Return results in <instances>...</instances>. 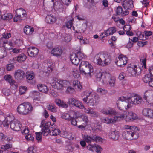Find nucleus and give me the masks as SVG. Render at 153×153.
I'll return each instance as SVG.
<instances>
[{
	"mask_svg": "<svg viewBox=\"0 0 153 153\" xmlns=\"http://www.w3.org/2000/svg\"><path fill=\"white\" fill-rule=\"evenodd\" d=\"M5 119L7 120L10 122L15 119L13 115L12 114H9L7 115Z\"/></svg>",
	"mask_w": 153,
	"mask_h": 153,
	"instance_id": "obj_54",
	"label": "nucleus"
},
{
	"mask_svg": "<svg viewBox=\"0 0 153 153\" xmlns=\"http://www.w3.org/2000/svg\"><path fill=\"white\" fill-rule=\"evenodd\" d=\"M55 102L59 107L64 108H66L68 107V104L63 100L58 98H56L55 100Z\"/></svg>",
	"mask_w": 153,
	"mask_h": 153,
	"instance_id": "obj_30",
	"label": "nucleus"
},
{
	"mask_svg": "<svg viewBox=\"0 0 153 153\" xmlns=\"http://www.w3.org/2000/svg\"><path fill=\"white\" fill-rule=\"evenodd\" d=\"M47 107L48 109L51 112L55 113L56 111V107L55 106L51 104L47 105Z\"/></svg>",
	"mask_w": 153,
	"mask_h": 153,
	"instance_id": "obj_49",
	"label": "nucleus"
},
{
	"mask_svg": "<svg viewBox=\"0 0 153 153\" xmlns=\"http://www.w3.org/2000/svg\"><path fill=\"white\" fill-rule=\"evenodd\" d=\"M86 25L85 24L82 25L78 29V30L76 31V33H83L86 30Z\"/></svg>",
	"mask_w": 153,
	"mask_h": 153,
	"instance_id": "obj_50",
	"label": "nucleus"
},
{
	"mask_svg": "<svg viewBox=\"0 0 153 153\" xmlns=\"http://www.w3.org/2000/svg\"><path fill=\"white\" fill-rule=\"evenodd\" d=\"M142 114L144 116L151 118L153 117V111L150 109L145 108L143 110Z\"/></svg>",
	"mask_w": 153,
	"mask_h": 153,
	"instance_id": "obj_28",
	"label": "nucleus"
},
{
	"mask_svg": "<svg viewBox=\"0 0 153 153\" xmlns=\"http://www.w3.org/2000/svg\"><path fill=\"white\" fill-rule=\"evenodd\" d=\"M75 113L76 112L73 111L68 113H64L62 114L61 118L68 121H69L71 119L74 117L73 115H74Z\"/></svg>",
	"mask_w": 153,
	"mask_h": 153,
	"instance_id": "obj_21",
	"label": "nucleus"
},
{
	"mask_svg": "<svg viewBox=\"0 0 153 153\" xmlns=\"http://www.w3.org/2000/svg\"><path fill=\"white\" fill-rule=\"evenodd\" d=\"M52 87L56 89L62 90L67 87L66 91L67 93H73L75 90L74 88L70 86V82L66 80H58L54 78L51 79L49 80Z\"/></svg>",
	"mask_w": 153,
	"mask_h": 153,
	"instance_id": "obj_1",
	"label": "nucleus"
},
{
	"mask_svg": "<svg viewBox=\"0 0 153 153\" xmlns=\"http://www.w3.org/2000/svg\"><path fill=\"white\" fill-rule=\"evenodd\" d=\"M36 139L38 142L41 141L42 138V134L41 132H36Z\"/></svg>",
	"mask_w": 153,
	"mask_h": 153,
	"instance_id": "obj_62",
	"label": "nucleus"
},
{
	"mask_svg": "<svg viewBox=\"0 0 153 153\" xmlns=\"http://www.w3.org/2000/svg\"><path fill=\"white\" fill-rule=\"evenodd\" d=\"M109 79L108 83L109 86L111 87H114L115 85V78L114 76H110V77L106 79L107 81Z\"/></svg>",
	"mask_w": 153,
	"mask_h": 153,
	"instance_id": "obj_40",
	"label": "nucleus"
},
{
	"mask_svg": "<svg viewBox=\"0 0 153 153\" xmlns=\"http://www.w3.org/2000/svg\"><path fill=\"white\" fill-rule=\"evenodd\" d=\"M101 121L102 122L105 123L106 124H110V123H114V122H113V120L114 118H110L108 117H103L101 119Z\"/></svg>",
	"mask_w": 153,
	"mask_h": 153,
	"instance_id": "obj_42",
	"label": "nucleus"
},
{
	"mask_svg": "<svg viewBox=\"0 0 153 153\" xmlns=\"http://www.w3.org/2000/svg\"><path fill=\"white\" fill-rule=\"evenodd\" d=\"M76 54L79 60L86 57V56L81 51L78 52Z\"/></svg>",
	"mask_w": 153,
	"mask_h": 153,
	"instance_id": "obj_52",
	"label": "nucleus"
},
{
	"mask_svg": "<svg viewBox=\"0 0 153 153\" xmlns=\"http://www.w3.org/2000/svg\"><path fill=\"white\" fill-rule=\"evenodd\" d=\"M137 68L138 67L136 65H131L128 68V71L131 76H135L137 75Z\"/></svg>",
	"mask_w": 153,
	"mask_h": 153,
	"instance_id": "obj_25",
	"label": "nucleus"
},
{
	"mask_svg": "<svg viewBox=\"0 0 153 153\" xmlns=\"http://www.w3.org/2000/svg\"><path fill=\"white\" fill-rule=\"evenodd\" d=\"M11 36V34L10 33L5 32L3 34L2 37H1V38H2L3 39V38H4L7 39L10 38ZM3 41L4 40H3Z\"/></svg>",
	"mask_w": 153,
	"mask_h": 153,
	"instance_id": "obj_60",
	"label": "nucleus"
},
{
	"mask_svg": "<svg viewBox=\"0 0 153 153\" xmlns=\"http://www.w3.org/2000/svg\"><path fill=\"white\" fill-rule=\"evenodd\" d=\"M14 66L12 64H9L7 65L6 69L8 71H11L14 68Z\"/></svg>",
	"mask_w": 153,
	"mask_h": 153,
	"instance_id": "obj_63",
	"label": "nucleus"
},
{
	"mask_svg": "<svg viewBox=\"0 0 153 153\" xmlns=\"http://www.w3.org/2000/svg\"><path fill=\"white\" fill-rule=\"evenodd\" d=\"M74 117L72 118L70 120L71 125L74 126H76L77 121L76 120V119L78 118V117L76 115V113H75L74 115H73Z\"/></svg>",
	"mask_w": 153,
	"mask_h": 153,
	"instance_id": "obj_46",
	"label": "nucleus"
},
{
	"mask_svg": "<svg viewBox=\"0 0 153 153\" xmlns=\"http://www.w3.org/2000/svg\"><path fill=\"white\" fill-rule=\"evenodd\" d=\"M24 74L25 73L23 71L18 69L15 71L14 76L17 79H21L23 78Z\"/></svg>",
	"mask_w": 153,
	"mask_h": 153,
	"instance_id": "obj_29",
	"label": "nucleus"
},
{
	"mask_svg": "<svg viewBox=\"0 0 153 153\" xmlns=\"http://www.w3.org/2000/svg\"><path fill=\"white\" fill-rule=\"evenodd\" d=\"M122 6L125 9H129L133 7L132 1H126L123 4Z\"/></svg>",
	"mask_w": 153,
	"mask_h": 153,
	"instance_id": "obj_38",
	"label": "nucleus"
},
{
	"mask_svg": "<svg viewBox=\"0 0 153 153\" xmlns=\"http://www.w3.org/2000/svg\"><path fill=\"white\" fill-rule=\"evenodd\" d=\"M101 112L108 115H115L117 114V111L114 108L110 107L103 108L101 110Z\"/></svg>",
	"mask_w": 153,
	"mask_h": 153,
	"instance_id": "obj_16",
	"label": "nucleus"
},
{
	"mask_svg": "<svg viewBox=\"0 0 153 153\" xmlns=\"http://www.w3.org/2000/svg\"><path fill=\"white\" fill-rule=\"evenodd\" d=\"M99 98L98 95H95L94 93L90 91L84 92L82 95L83 102L88 105L94 106L99 101Z\"/></svg>",
	"mask_w": 153,
	"mask_h": 153,
	"instance_id": "obj_3",
	"label": "nucleus"
},
{
	"mask_svg": "<svg viewBox=\"0 0 153 153\" xmlns=\"http://www.w3.org/2000/svg\"><path fill=\"white\" fill-rule=\"evenodd\" d=\"M51 9L54 8L55 10H58L60 12H63L64 11V6L59 1H56L54 3V0H51Z\"/></svg>",
	"mask_w": 153,
	"mask_h": 153,
	"instance_id": "obj_13",
	"label": "nucleus"
},
{
	"mask_svg": "<svg viewBox=\"0 0 153 153\" xmlns=\"http://www.w3.org/2000/svg\"><path fill=\"white\" fill-rule=\"evenodd\" d=\"M15 13L17 15H22V18L26 17L27 16L26 11L22 8H20L16 10Z\"/></svg>",
	"mask_w": 153,
	"mask_h": 153,
	"instance_id": "obj_36",
	"label": "nucleus"
},
{
	"mask_svg": "<svg viewBox=\"0 0 153 153\" xmlns=\"http://www.w3.org/2000/svg\"><path fill=\"white\" fill-rule=\"evenodd\" d=\"M130 100V97H125L124 96H122L119 98L117 102V105L118 109L120 110H123L125 109V108H123L122 109H120V104L124 103V102H128Z\"/></svg>",
	"mask_w": 153,
	"mask_h": 153,
	"instance_id": "obj_17",
	"label": "nucleus"
},
{
	"mask_svg": "<svg viewBox=\"0 0 153 153\" xmlns=\"http://www.w3.org/2000/svg\"><path fill=\"white\" fill-rule=\"evenodd\" d=\"M71 74L75 78H78L80 76V72L78 68H73L71 71Z\"/></svg>",
	"mask_w": 153,
	"mask_h": 153,
	"instance_id": "obj_37",
	"label": "nucleus"
},
{
	"mask_svg": "<svg viewBox=\"0 0 153 153\" xmlns=\"http://www.w3.org/2000/svg\"><path fill=\"white\" fill-rule=\"evenodd\" d=\"M116 28L112 27L109 28L107 30L105 31L103 33L101 34L103 38L106 37L109 35H111L116 31Z\"/></svg>",
	"mask_w": 153,
	"mask_h": 153,
	"instance_id": "obj_23",
	"label": "nucleus"
},
{
	"mask_svg": "<svg viewBox=\"0 0 153 153\" xmlns=\"http://www.w3.org/2000/svg\"><path fill=\"white\" fill-rule=\"evenodd\" d=\"M97 153H101V152L102 150V148L100 146L98 145H95V147L94 149Z\"/></svg>",
	"mask_w": 153,
	"mask_h": 153,
	"instance_id": "obj_64",
	"label": "nucleus"
},
{
	"mask_svg": "<svg viewBox=\"0 0 153 153\" xmlns=\"http://www.w3.org/2000/svg\"><path fill=\"white\" fill-rule=\"evenodd\" d=\"M68 103L69 105H73L80 109H84V106L80 101L74 98H71L68 99Z\"/></svg>",
	"mask_w": 153,
	"mask_h": 153,
	"instance_id": "obj_12",
	"label": "nucleus"
},
{
	"mask_svg": "<svg viewBox=\"0 0 153 153\" xmlns=\"http://www.w3.org/2000/svg\"><path fill=\"white\" fill-rule=\"evenodd\" d=\"M123 128L125 129H129L130 131H134L136 129V127L134 126H130L128 125H125Z\"/></svg>",
	"mask_w": 153,
	"mask_h": 153,
	"instance_id": "obj_55",
	"label": "nucleus"
},
{
	"mask_svg": "<svg viewBox=\"0 0 153 153\" xmlns=\"http://www.w3.org/2000/svg\"><path fill=\"white\" fill-rule=\"evenodd\" d=\"M110 74L108 73L107 72L101 73L99 72L96 75V77L97 78H101L102 80V82L104 84L107 82V79L110 77Z\"/></svg>",
	"mask_w": 153,
	"mask_h": 153,
	"instance_id": "obj_18",
	"label": "nucleus"
},
{
	"mask_svg": "<svg viewBox=\"0 0 153 153\" xmlns=\"http://www.w3.org/2000/svg\"><path fill=\"white\" fill-rule=\"evenodd\" d=\"M60 132V136L64 138L67 137L68 136V132L65 129L62 130Z\"/></svg>",
	"mask_w": 153,
	"mask_h": 153,
	"instance_id": "obj_59",
	"label": "nucleus"
},
{
	"mask_svg": "<svg viewBox=\"0 0 153 153\" xmlns=\"http://www.w3.org/2000/svg\"><path fill=\"white\" fill-rule=\"evenodd\" d=\"M63 53V50L61 47L58 46L53 48L51 52V53L53 56L57 57H59Z\"/></svg>",
	"mask_w": 153,
	"mask_h": 153,
	"instance_id": "obj_15",
	"label": "nucleus"
},
{
	"mask_svg": "<svg viewBox=\"0 0 153 153\" xmlns=\"http://www.w3.org/2000/svg\"><path fill=\"white\" fill-rule=\"evenodd\" d=\"M142 97L139 96L133 97H130V100L128 102H124L123 104H121L120 109H123L125 108V110H128L132 107L133 105H138L140 104L142 101Z\"/></svg>",
	"mask_w": 153,
	"mask_h": 153,
	"instance_id": "obj_5",
	"label": "nucleus"
},
{
	"mask_svg": "<svg viewBox=\"0 0 153 153\" xmlns=\"http://www.w3.org/2000/svg\"><path fill=\"white\" fill-rule=\"evenodd\" d=\"M128 60V59L126 56L120 55L118 57L115 63L118 66L123 67L127 63Z\"/></svg>",
	"mask_w": 153,
	"mask_h": 153,
	"instance_id": "obj_11",
	"label": "nucleus"
},
{
	"mask_svg": "<svg viewBox=\"0 0 153 153\" xmlns=\"http://www.w3.org/2000/svg\"><path fill=\"white\" fill-rule=\"evenodd\" d=\"M108 136L109 138L112 140H117L119 138V132L116 130H111L108 133Z\"/></svg>",
	"mask_w": 153,
	"mask_h": 153,
	"instance_id": "obj_20",
	"label": "nucleus"
},
{
	"mask_svg": "<svg viewBox=\"0 0 153 153\" xmlns=\"http://www.w3.org/2000/svg\"><path fill=\"white\" fill-rule=\"evenodd\" d=\"M5 80L8 82L11 86L15 88L18 87L17 83L16 82L12 79V76L10 75H6L4 77Z\"/></svg>",
	"mask_w": 153,
	"mask_h": 153,
	"instance_id": "obj_24",
	"label": "nucleus"
},
{
	"mask_svg": "<svg viewBox=\"0 0 153 153\" xmlns=\"http://www.w3.org/2000/svg\"><path fill=\"white\" fill-rule=\"evenodd\" d=\"M27 52L30 56L33 57L37 55L39 52V50L35 47H30L28 48Z\"/></svg>",
	"mask_w": 153,
	"mask_h": 153,
	"instance_id": "obj_22",
	"label": "nucleus"
},
{
	"mask_svg": "<svg viewBox=\"0 0 153 153\" xmlns=\"http://www.w3.org/2000/svg\"><path fill=\"white\" fill-rule=\"evenodd\" d=\"M33 108L31 104L29 102L24 103L19 105L17 107L18 113L23 115H26L31 112Z\"/></svg>",
	"mask_w": 153,
	"mask_h": 153,
	"instance_id": "obj_6",
	"label": "nucleus"
},
{
	"mask_svg": "<svg viewBox=\"0 0 153 153\" xmlns=\"http://www.w3.org/2000/svg\"><path fill=\"white\" fill-rule=\"evenodd\" d=\"M112 61L111 56L107 53L101 52L96 54L94 59V62L97 65L105 66L110 64Z\"/></svg>",
	"mask_w": 153,
	"mask_h": 153,
	"instance_id": "obj_2",
	"label": "nucleus"
},
{
	"mask_svg": "<svg viewBox=\"0 0 153 153\" xmlns=\"http://www.w3.org/2000/svg\"><path fill=\"white\" fill-rule=\"evenodd\" d=\"M12 148V145L11 144H7L1 146V148L2 149L5 151L7 150Z\"/></svg>",
	"mask_w": 153,
	"mask_h": 153,
	"instance_id": "obj_53",
	"label": "nucleus"
},
{
	"mask_svg": "<svg viewBox=\"0 0 153 153\" xmlns=\"http://www.w3.org/2000/svg\"><path fill=\"white\" fill-rule=\"evenodd\" d=\"M72 86L75 91H80L82 88L80 82L77 80L73 81Z\"/></svg>",
	"mask_w": 153,
	"mask_h": 153,
	"instance_id": "obj_32",
	"label": "nucleus"
},
{
	"mask_svg": "<svg viewBox=\"0 0 153 153\" xmlns=\"http://www.w3.org/2000/svg\"><path fill=\"white\" fill-rule=\"evenodd\" d=\"M70 58L72 63L75 65H77L79 62L80 60L77 56L76 54L73 53L71 54Z\"/></svg>",
	"mask_w": 153,
	"mask_h": 153,
	"instance_id": "obj_31",
	"label": "nucleus"
},
{
	"mask_svg": "<svg viewBox=\"0 0 153 153\" xmlns=\"http://www.w3.org/2000/svg\"><path fill=\"white\" fill-rule=\"evenodd\" d=\"M83 139L87 143H91V142L94 141L93 137L91 136L87 135H82Z\"/></svg>",
	"mask_w": 153,
	"mask_h": 153,
	"instance_id": "obj_41",
	"label": "nucleus"
},
{
	"mask_svg": "<svg viewBox=\"0 0 153 153\" xmlns=\"http://www.w3.org/2000/svg\"><path fill=\"white\" fill-rule=\"evenodd\" d=\"M152 91L150 90H147L145 92L143 98L145 100H147V98L152 97Z\"/></svg>",
	"mask_w": 153,
	"mask_h": 153,
	"instance_id": "obj_47",
	"label": "nucleus"
},
{
	"mask_svg": "<svg viewBox=\"0 0 153 153\" xmlns=\"http://www.w3.org/2000/svg\"><path fill=\"white\" fill-rule=\"evenodd\" d=\"M34 31V28L29 26H25L24 28V33L27 35H30L32 34Z\"/></svg>",
	"mask_w": 153,
	"mask_h": 153,
	"instance_id": "obj_33",
	"label": "nucleus"
},
{
	"mask_svg": "<svg viewBox=\"0 0 153 153\" xmlns=\"http://www.w3.org/2000/svg\"><path fill=\"white\" fill-rule=\"evenodd\" d=\"M94 123H91V126L92 127V130L94 131L97 130V129L99 131L101 130V126H100L98 125V124H97L96 125L97 126L95 127V126H94Z\"/></svg>",
	"mask_w": 153,
	"mask_h": 153,
	"instance_id": "obj_57",
	"label": "nucleus"
},
{
	"mask_svg": "<svg viewBox=\"0 0 153 153\" xmlns=\"http://www.w3.org/2000/svg\"><path fill=\"white\" fill-rule=\"evenodd\" d=\"M27 90V87L25 86H21L19 88V94L20 95H22L25 94Z\"/></svg>",
	"mask_w": 153,
	"mask_h": 153,
	"instance_id": "obj_51",
	"label": "nucleus"
},
{
	"mask_svg": "<svg viewBox=\"0 0 153 153\" xmlns=\"http://www.w3.org/2000/svg\"><path fill=\"white\" fill-rule=\"evenodd\" d=\"M51 125L50 122H46L44 120H42L41 123V125L40 126L42 127V134L44 136H47L49 133V127Z\"/></svg>",
	"mask_w": 153,
	"mask_h": 153,
	"instance_id": "obj_10",
	"label": "nucleus"
},
{
	"mask_svg": "<svg viewBox=\"0 0 153 153\" xmlns=\"http://www.w3.org/2000/svg\"><path fill=\"white\" fill-rule=\"evenodd\" d=\"M137 35L138 36L139 39L141 40H144L146 38V36L144 33H142L141 32H138L137 33Z\"/></svg>",
	"mask_w": 153,
	"mask_h": 153,
	"instance_id": "obj_58",
	"label": "nucleus"
},
{
	"mask_svg": "<svg viewBox=\"0 0 153 153\" xmlns=\"http://www.w3.org/2000/svg\"><path fill=\"white\" fill-rule=\"evenodd\" d=\"M97 92L101 95H105L108 92L107 90L101 88H98Z\"/></svg>",
	"mask_w": 153,
	"mask_h": 153,
	"instance_id": "obj_48",
	"label": "nucleus"
},
{
	"mask_svg": "<svg viewBox=\"0 0 153 153\" xmlns=\"http://www.w3.org/2000/svg\"><path fill=\"white\" fill-rule=\"evenodd\" d=\"M2 48H4L7 51L12 49L13 48V44L11 41L8 42L6 40H4L3 42Z\"/></svg>",
	"mask_w": 153,
	"mask_h": 153,
	"instance_id": "obj_26",
	"label": "nucleus"
},
{
	"mask_svg": "<svg viewBox=\"0 0 153 153\" xmlns=\"http://www.w3.org/2000/svg\"><path fill=\"white\" fill-rule=\"evenodd\" d=\"M26 58L27 56L24 54L22 53L17 57L16 60L19 62H22L25 61Z\"/></svg>",
	"mask_w": 153,
	"mask_h": 153,
	"instance_id": "obj_39",
	"label": "nucleus"
},
{
	"mask_svg": "<svg viewBox=\"0 0 153 153\" xmlns=\"http://www.w3.org/2000/svg\"><path fill=\"white\" fill-rule=\"evenodd\" d=\"M73 19H72L66 22V26L67 28L69 29L73 25Z\"/></svg>",
	"mask_w": 153,
	"mask_h": 153,
	"instance_id": "obj_61",
	"label": "nucleus"
},
{
	"mask_svg": "<svg viewBox=\"0 0 153 153\" xmlns=\"http://www.w3.org/2000/svg\"><path fill=\"white\" fill-rule=\"evenodd\" d=\"M153 69V68L152 66L150 67L149 69V73L145 75L143 79V82L145 83H148L149 85L151 87H153L152 85H153V76L152 75V70Z\"/></svg>",
	"mask_w": 153,
	"mask_h": 153,
	"instance_id": "obj_9",
	"label": "nucleus"
},
{
	"mask_svg": "<svg viewBox=\"0 0 153 153\" xmlns=\"http://www.w3.org/2000/svg\"><path fill=\"white\" fill-rule=\"evenodd\" d=\"M22 126L21 122L17 119H15L10 123L11 128L15 131H19L21 129Z\"/></svg>",
	"mask_w": 153,
	"mask_h": 153,
	"instance_id": "obj_14",
	"label": "nucleus"
},
{
	"mask_svg": "<svg viewBox=\"0 0 153 153\" xmlns=\"http://www.w3.org/2000/svg\"><path fill=\"white\" fill-rule=\"evenodd\" d=\"M122 136L124 138L128 140L136 139L139 137L138 133L135 130L125 131L123 133Z\"/></svg>",
	"mask_w": 153,
	"mask_h": 153,
	"instance_id": "obj_7",
	"label": "nucleus"
},
{
	"mask_svg": "<svg viewBox=\"0 0 153 153\" xmlns=\"http://www.w3.org/2000/svg\"><path fill=\"white\" fill-rule=\"evenodd\" d=\"M26 77L28 80H32L35 77L34 73L32 71H27L26 73Z\"/></svg>",
	"mask_w": 153,
	"mask_h": 153,
	"instance_id": "obj_35",
	"label": "nucleus"
},
{
	"mask_svg": "<svg viewBox=\"0 0 153 153\" xmlns=\"http://www.w3.org/2000/svg\"><path fill=\"white\" fill-rule=\"evenodd\" d=\"M12 15L10 13L4 14L1 16V19L4 20H10L12 19Z\"/></svg>",
	"mask_w": 153,
	"mask_h": 153,
	"instance_id": "obj_43",
	"label": "nucleus"
},
{
	"mask_svg": "<svg viewBox=\"0 0 153 153\" xmlns=\"http://www.w3.org/2000/svg\"><path fill=\"white\" fill-rule=\"evenodd\" d=\"M79 70L81 75L84 76L91 77L94 72V69L92 65L87 61L81 62L79 66Z\"/></svg>",
	"mask_w": 153,
	"mask_h": 153,
	"instance_id": "obj_4",
	"label": "nucleus"
},
{
	"mask_svg": "<svg viewBox=\"0 0 153 153\" xmlns=\"http://www.w3.org/2000/svg\"><path fill=\"white\" fill-rule=\"evenodd\" d=\"M57 19L55 16L53 15H48L45 19V22L47 23L53 24L56 21Z\"/></svg>",
	"mask_w": 153,
	"mask_h": 153,
	"instance_id": "obj_27",
	"label": "nucleus"
},
{
	"mask_svg": "<svg viewBox=\"0 0 153 153\" xmlns=\"http://www.w3.org/2000/svg\"><path fill=\"white\" fill-rule=\"evenodd\" d=\"M83 111L84 112L88 114L92 117H97L98 116V113L93 108L91 107H84Z\"/></svg>",
	"mask_w": 153,
	"mask_h": 153,
	"instance_id": "obj_19",
	"label": "nucleus"
},
{
	"mask_svg": "<svg viewBox=\"0 0 153 153\" xmlns=\"http://www.w3.org/2000/svg\"><path fill=\"white\" fill-rule=\"evenodd\" d=\"M137 118V115L131 111L124 112V120L126 122H132Z\"/></svg>",
	"mask_w": 153,
	"mask_h": 153,
	"instance_id": "obj_8",
	"label": "nucleus"
},
{
	"mask_svg": "<svg viewBox=\"0 0 153 153\" xmlns=\"http://www.w3.org/2000/svg\"><path fill=\"white\" fill-rule=\"evenodd\" d=\"M114 120H113V122H114V123H116L118 121L121 120H124V113L120 114L119 116H116L114 118Z\"/></svg>",
	"mask_w": 153,
	"mask_h": 153,
	"instance_id": "obj_44",
	"label": "nucleus"
},
{
	"mask_svg": "<svg viewBox=\"0 0 153 153\" xmlns=\"http://www.w3.org/2000/svg\"><path fill=\"white\" fill-rule=\"evenodd\" d=\"M37 87L39 91L42 92L47 93L48 91V88L46 85L41 84H39Z\"/></svg>",
	"mask_w": 153,
	"mask_h": 153,
	"instance_id": "obj_34",
	"label": "nucleus"
},
{
	"mask_svg": "<svg viewBox=\"0 0 153 153\" xmlns=\"http://www.w3.org/2000/svg\"><path fill=\"white\" fill-rule=\"evenodd\" d=\"M80 118L82 119L81 121L82 122H83V124L85 126H87V124L89 122V120L88 117L86 115H82L80 117Z\"/></svg>",
	"mask_w": 153,
	"mask_h": 153,
	"instance_id": "obj_45",
	"label": "nucleus"
},
{
	"mask_svg": "<svg viewBox=\"0 0 153 153\" xmlns=\"http://www.w3.org/2000/svg\"><path fill=\"white\" fill-rule=\"evenodd\" d=\"M60 131L59 129H55L51 131L50 134L52 135L56 136L60 134Z\"/></svg>",
	"mask_w": 153,
	"mask_h": 153,
	"instance_id": "obj_56",
	"label": "nucleus"
}]
</instances>
